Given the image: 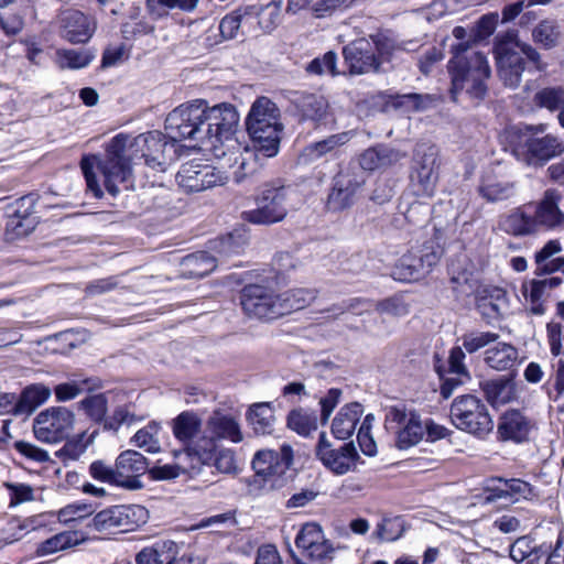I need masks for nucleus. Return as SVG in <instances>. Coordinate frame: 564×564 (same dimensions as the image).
<instances>
[{"instance_id":"obj_55","label":"nucleus","mask_w":564,"mask_h":564,"mask_svg":"<svg viewBox=\"0 0 564 564\" xmlns=\"http://www.w3.org/2000/svg\"><path fill=\"white\" fill-rule=\"evenodd\" d=\"M510 557L518 563L528 560L533 564L539 558L536 545L527 536L519 538L510 546Z\"/></svg>"},{"instance_id":"obj_21","label":"nucleus","mask_w":564,"mask_h":564,"mask_svg":"<svg viewBox=\"0 0 564 564\" xmlns=\"http://www.w3.org/2000/svg\"><path fill=\"white\" fill-rule=\"evenodd\" d=\"M228 180L229 175L220 167L207 164L186 163L176 174L177 184L187 193L224 185Z\"/></svg>"},{"instance_id":"obj_23","label":"nucleus","mask_w":564,"mask_h":564,"mask_svg":"<svg viewBox=\"0 0 564 564\" xmlns=\"http://www.w3.org/2000/svg\"><path fill=\"white\" fill-rule=\"evenodd\" d=\"M118 486L135 490L143 487L140 477L148 471L147 458L137 451L122 452L116 459Z\"/></svg>"},{"instance_id":"obj_9","label":"nucleus","mask_w":564,"mask_h":564,"mask_svg":"<svg viewBox=\"0 0 564 564\" xmlns=\"http://www.w3.org/2000/svg\"><path fill=\"white\" fill-rule=\"evenodd\" d=\"M206 128L208 137L204 145L213 149L215 154L226 148H235L238 140L234 137L239 123V115L236 108L227 102H223L213 107L207 105Z\"/></svg>"},{"instance_id":"obj_12","label":"nucleus","mask_w":564,"mask_h":564,"mask_svg":"<svg viewBox=\"0 0 564 564\" xmlns=\"http://www.w3.org/2000/svg\"><path fill=\"white\" fill-rule=\"evenodd\" d=\"M293 463V449L283 444L280 451L262 449L254 454L252 468L254 470L252 485L270 481V488L276 486L278 480L285 475Z\"/></svg>"},{"instance_id":"obj_35","label":"nucleus","mask_w":564,"mask_h":564,"mask_svg":"<svg viewBox=\"0 0 564 564\" xmlns=\"http://www.w3.org/2000/svg\"><path fill=\"white\" fill-rule=\"evenodd\" d=\"M532 105L550 112H557V120L564 128V86L543 87L532 97Z\"/></svg>"},{"instance_id":"obj_64","label":"nucleus","mask_w":564,"mask_h":564,"mask_svg":"<svg viewBox=\"0 0 564 564\" xmlns=\"http://www.w3.org/2000/svg\"><path fill=\"white\" fill-rule=\"evenodd\" d=\"M93 478L118 486V477L116 467H109L105 463L98 460L94 462L89 467Z\"/></svg>"},{"instance_id":"obj_38","label":"nucleus","mask_w":564,"mask_h":564,"mask_svg":"<svg viewBox=\"0 0 564 564\" xmlns=\"http://www.w3.org/2000/svg\"><path fill=\"white\" fill-rule=\"evenodd\" d=\"M246 417L256 434L268 435L273 433L275 415L271 403L259 402L250 405Z\"/></svg>"},{"instance_id":"obj_62","label":"nucleus","mask_w":564,"mask_h":564,"mask_svg":"<svg viewBox=\"0 0 564 564\" xmlns=\"http://www.w3.org/2000/svg\"><path fill=\"white\" fill-rule=\"evenodd\" d=\"M354 2L355 0H317L312 9L316 18H324L337 10L348 8Z\"/></svg>"},{"instance_id":"obj_52","label":"nucleus","mask_w":564,"mask_h":564,"mask_svg":"<svg viewBox=\"0 0 564 564\" xmlns=\"http://www.w3.org/2000/svg\"><path fill=\"white\" fill-rule=\"evenodd\" d=\"M95 55L86 50H59L57 52L58 65L62 68H83L86 67Z\"/></svg>"},{"instance_id":"obj_59","label":"nucleus","mask_w":564,"mask_h":564,"mask_svg":"<svg viewBox=\"0 0 564 564\" xmlns=\"http://www.w3.org/2000/svg\"><path fill=\"white\" fill-rule=\"evenodd\" d=\"M337 55L329 51L322 57H316L308 63L306 70L311 74L323 75L330 74L333 76L338 74L336 68Z\"/></svg>"},{"instance_id":"obj_18","label":"nucleus","mask_w":564,"mask_h":564,"mask_svg":"<svg viewBox=\"0 0 564 564\" xmlns=\"http://www.w3.org/2000/svg\"><path fill=\"white\" fill-rule=\"evenodd\" d=\"M366 184L365 173L357 169H346L333 178L326 206L332 212H340L352 206Z\"/></svg>"},{"instance_id":"obj_2","label":"nucleus","mask_w":564,"mask_h":564,"mask_svg":"<svg viewBox=\"0 0 564 564\" xmlns=\"http://www.w3.org/2000/svg\"><path fill=\"white\" fill-rule=\"evenodd\" d=\"M452 54L447 64L452 99L456 100L463 90L471 98L482 99L487 93L486 80L491 74L487 57L469 43L453 46Z\"/></svg>"},{"instance_id":"obj_48","label":"nucleus","mask_w":564,"mask_h":564,"mask_svg":"<svg viewBox=\"0 0 564 564\" xmlns=\"http://www.w3.org/2000/svg\"><path fill=\"white\" fill-rule=\"evenodd\" d=\"M78 543L75 532H61L41 542L36 547L37 556L52 555L58 551L66 550Z\"/></svg>"},{"instance_id":"obj_32","label":"nucleus","mask_w":564,"mask_h":564,"mask_svg":"<svg viewBox=\"0 0 564 564\" xmlns=\"http://www.w3.org/2000/svg\"><path fill=\"white\" fill-rule=\"evenodd\" d=\"M487 401L499 406L512 402L517 398V384L511 377H499L481 383Z\"/></svg>"},{"instance_id":"obj_41","label":"nucleus","mask_w":564,"mask_h":564,"mask_svg":"<svg viewBox=\"0 0 564 564\" xmlns=\"http://www.w3.org/2000/svg\"><path fill=\"white\" fill-rule=\"evenodd\" d=\"M348 141L347 133L333 134L322 141L307 145L302 152V160L312 163L326 155H336L339 147Z\"/></svg>"},{"instance_id":"obj_61","label":"nucleus","mask_w":564,"mask_h":564,"mask_svg":"<svg viewBox=\"0 0 564 564\" xmlns=\"http://www.w3.org/2000/svg\"><path fill=\"white\" fill-rule=\"evenodd\" d=\"M85 436L86 433L82 432L76 438L67 441L58 454L69 459H77L86 451L87 445L91 443L94 434H91L86 442H84Z\"/></svg>"},{"instance_id":"obj_22","label":"nucleus","mask_w":564,"mask_h":564,"mask_svg":"<svg viewBox=\"0 0 564 564\" xmlns=\"http://www.w3.org/2000/svg\"><path fill=\"white\" fill-rule=\"evenodd\" d=\"M260 153L241 147L238 143L235 148H227V151L221 150L215 155L220 160V170L232 177L236 183H241L247 176L257 171L258 163L257 156Z\"/></svg>"},{"instance_id":"obj_51","label":"nucleus","mask_w":564,"mask_h":564,"mask_svg":"<svg viewBox=\"0 0 564 564\" xmlns=\"http://www.w3.org/2000/svg\"><path fill=\"white\" fill-rule=\"evenodd\" d=\"M209 249L217 253V262L225 261L235 254H239L243 249V242L230 234L210 241Z\"/></svg>"},{"instance_id":"obj_47","label":"nucleus","mask_w":564,"mask_h":564,"mask_svg":"<svg viewBox=\"0 0 564 564\" xmlns=\"http://www.w3.org/2000/svg\"><path fill=\"white\" fill-rule=\"evenodd\" d=\"M477 307L482 316L496 318L502 315L507 307V295L501 289H494L488 296L478 300Z\"/></svg>"},{"instance_id":"obj_34","label":"nucleus","mask_w":564,"mask_h":564,"mask_svg":"<svg viewBox=\"0 0 564 564\" xmlns=\"http://www.w3.org/2000/svg\"><path fill=\"white\" fill-rule=\"evenodd\" d=\"M362 412V405L358 402L343 406L333 420L332 432L334 436L338 440L349 438L354 434Z\"/></svg>"},{"instance_id":"obj_37","label":"nucleus","mask_w":564,"mask_h":564,"mask_svg":"<svg viewBox=\"0 0 564 564\" xmlns=\"http://www.w3.org/2000/svg\"><path fill=\"white\" fill-rule=\"evenodd\" d=\"M478 192L487 202L496 203L512 197L514 195V184L495 174L487 173L481 177Z\"/></svg>"},{"instance_id":"obj_5","label":"nucleus","mask_w":564,"mask_h":564,"mask_svg":"<svg viewBox=\"0 0 564 564\" xmlns=\"http://www.w3.org/2000/svg\"><path fill=\"white\" fill-rule=\"evenodd\" d=\"M392 46L380 36L358 39L346 45L343 50L349 73L362 75L384 70L382 65L390 61Z\"/></svg>"},{"instance_id":"obj_44","label":"nucleus","mask_w":564,"mask_h":564,"mask_svg":"<svg viewBox=\"0 0 564 564\" xmlns=\"http://www.w3.org/2000/svg\"><path fill=\"white\" fill-rule=\"evenodd\" d=\"M182 267L189 278H203L215 270L217 259L206 251H199L184 257Z\"/></svg>"},{"instance_id":"obj_33","label":"nucleus","mask_w":564,"mask_h":564,"mask_svg":"<svg viewBox=\"0 0 564 564\" xmlns=\"http://www.w3.org/2000/svg\"><path fill=\"white\" fill-rule=\"evenodd\" d=\"M301 121L318 123L323 121L328 111V102L325 97L315 94H303L294 99Z\"/></svg>"},{"instance_id":"obj_56","label":"nucleus","mask_w":564,"mask_h":564,"mask_svg":"<svg viewBox=\"0 0 564 564\" xmlns=\"http://www.w3.org/2000/svg\"><path fill=\"white\" fill-rule=\"evenodd\" d=\"M505 487L507 502L514 503L519 501L521 498L523 499H532L535 497L533 492V488L527 481L521 479H505Z\"/></svg>"},{"instance_id":"obj_4","label":"nucleus","mask_w":564,"mask_h":564,"mask_svg":"<svg viewBox=\"0 0 564 564\" xmlns=\"http://www.w3.org/2000/svg\"><path fill=\"white\" fill-rule=\"evenodd\" d=\"M522 55L532 62L539 70L544 68L541 54L532 45L522 42L518 31L510 30L496 37L495 58L498 75L506 86H519L524 72Z\"/></svg>"},{"instance_id":"obj_10","label":"nucleus","mask_w":564,"mask_h":564,"mask_svg":"<svg viewBox=\"0 0 564 564\" xmlns=\"http://www.w3.org/2000/svg\"><path fill=\"white\" fill-rule=\"evenodd\" d=\"M386 429L395 434V445L399 449H408L421 442L425 434L421 415L404 404L387 408Z\"/></svg>"},{"instance_id":"obj_1","label":"nucleus","mask_w":564,"mask_h":564,"mask_svg":"<svg viewBox=\"0 0 564 564\" xmlns=\"http://www.w3.org/2000/svg\"><path fill=\"white\" fill-rule=\"evenodd\" d=\"M138 153L150 167L163 169L176 158V148L174 143L167 142L156 132L140 134L132 140L128 135L118 134L107 145L102 158L98 155L83 158L80 167L88 189L96 197L102 195L95 174V169H97L104 176L106 189L112 196L117 195L119 192L118 184L126 183L130 178V162L134 156H138Z\"/></svg>"},{"instance_id":"obj_58","label":"nucleus","mask_w":564,"mask_h":564,"mask_svg":"<svg viewBox=\"0 0 564 564\" xmlns=\"http://www.w3.org/2000/svg\"><path fill=\"white\" fill-rule=\"evenodd\" d=\"M248 15V10H235L225 15L219 23V32L225 40H231L237 36L243 19Z\"/></svg>"},{"instance_id":"obj_15","label":"nucleus","mask_w":564,"mask_h":564,"mask_svg":"<svg viewBox=\"0 0 564 564\" xmlns=\"http://www.w3.org/2000/svg\"><path fill=\"white\" fill-rule=\"evenodd\" d=\"M200 440V448L206 457L217 451L220 441L240 443L243 440V433L236 417L221 412H214L206 421Z\"/></svg>"},{"instance_id":"obj_29","label":"nucleus","mask_w":564,"mask_h":564,"mask_svg":"<svg viewBox=\"0 0 564 564\" xmlns=\"http://www.w3.org/2000/svg\"><path fill=\"white\" fill-rule=\"evenodd\" d=\"M533 427V423L520 411L506 412L499 420L498 434L503 441L521 443L525 441Z\"/></svg>"},{"instance_id":"obj_25","label":"nucleus","mask_w":564,"mask_h":564,"mask_svg":"<svg viewBox=\"0 0 564 564\" xmlns=\"http://www.w3.org/2000/svg\"><path fill=\"white\" fill-rule=\"evenodd\" d=\"M59 29L64 39L72 43H85L95 32V23L83 12L68 9L59 14Z\"/></svg>"},{"instance_id":"obj_20","label":"nucleus","mask_w":564,"mask_h":564,"mask_svg":"<svg viewBox=\"0 0 564 564\" xmlns=\"http://www.w3.org/2000/svg\"><path fill=\"white\" fill-rule=\"evenodd\" d=\"M240 302L243 312L250 317L274 319L281 316L278 294L264 285H246L241 291Z\"/></svg>"},{"instance_id":"obj_27","label":"nucleus","mask_w":564,"mask_h":564,"mask_svg":"<svg viewBox=\"0 0 564 564\" xmlns=\"http://www.w3.org/2000/svg\"><path fill=\"white\" fill-rule=\"evenodd\" d=\"M499 228L514 237L533 235L539 230L530 204H525L502 215L499 219Z\"/></svg>"},{"instance_id":"obj_3","label":"nucleus","mask_w":564,"mask_h":564,"mask_svg":"<svg viewBox=\"0 0 564 564\" xmlns=\"http://www.w3.org/2000/svg\"><path fill=\"white\" fill-rule=\"evenodd\" d=\"M247 131L254 149L264 158L275 156L284 126L279 107L267 97H259L246 119Z\"/></svg>"},{"instance_id":"obj_43","label":"nucleus","mask_w":564,"mask_h":564,"mask_svg":"<svg viewBox=\"0 0 564 564\" xmlns=\"http://www.w3.org/2000/svg\"><path fill=\"white\" fill-rule=\"evenodd\" d=\"M100 387L99 380L95 378H76L57 384L54 393L58 402H66L77 398L84 392L96 390Z\"/></svg>"},{"instance_id":"obj_14","label":"nucleus","mask_w":564,"mask_h":564,"mask_svg":"<svg viewBox=\"0 0 564 564\" xmlns=\"http://www.w3.org/2000/svg\"><path fill=\"white\" fill-rule=\"evenodd\" d=\"M148 511L139 505L113 506L101 510L90 521L88 527L96 531L119 530L122 532L133 531L137 527L145 523Z\"/></svg>"},{"instance_id":"obj_11","label":"nucleus","mask_w":564,"mask_h":564,"mask_svg":"<svg viewBox=\"0 0 564 564\" xmlns=\"http://www.w3.org/2000/svg\"><path fill=\"white\" fill-rule=\"evenodd\" d=\"M440 158L435 145L416 148L410 175V189L416 197H432L438 181Z\"/></svg>"},{"instance_id":"obj_60","label":"nucleus","mask_w":564,"mask_h":564,"mask_svg":"<svg viewBox=\"0 0 564 564\" xmlns=\"http://www.w3.org/2000/svg\"><path fill=\"white\" fill-rule=\"evenodd\" d=\"M212 463H214L217 470L224 474H230L237 470L235 452L230 448L217 446V451Z\"/></svg>"},{"instance_id":"obj_26","label":"nucleus","mask_w":564,"mask_h":564,"mask_svg":"<svg viewBox=\"0 0 564 564\" xmlns=\"http://www.w3.org/2000/svg\"><path fill=\"white\" fill-rule=\"evenodd\" d=\"M295 544L313 560H323L333 553L332 545L317 523L304 524L296 535Z\"/></svg>"},{"instance_id":"obj_49","label":"nucleus","mask_w":564,"mask_h":564,"mask_svg":"<svg viewBox=\"0 0 564 564\" xmlns=\"http://www.w3.org/2000/svg\"><path fill=\"white\" fill-rule=\"evenodd\" d=\"M159 432L160 425L155 422H151L139 430L131 438V442L135 446L144 448L148 453H159L161 451Z\"/></svg>"},{"instance_id":"obj_63","label":"nucleus","mask_w":564,"mask_h":564,"mask_svg":"<svg viewBox=\"0 0 564 564\" xmlns=\"http://www.w3.org/2000/svg\"><path fill=\"white\" fill-rule=\"evenodd\" d=\"M4 487L10 490V506H17L34 499L33 488L29 485L6 482Z\"/></svg>"},{"instance_id":"obj_45","label":"nucleus","mask_w":564,"mask_h":564,"mask_svg":"<svg viewBox=\"0 0 564 564\" xmlns=\"http://www.w3.org/2000/svg\"><path fill=\"white\" fill-rule=\"evenodd\" d=\"M281 304V316L293 311H299L308 305L315 297L316 292L307 289H295L278 294Z\"/></svg>"},{"instance_id":"obj_13","label":"nucleus","mask_w":564,"mask_h":564,"mask_svg":"<svg viewBox=\"0 0 564 564\" xmlns=\"http://www.w3.org/2000/svg\"><path fill=\"white\" fill-rule=\"evenodd\" d=\"M74 424V412L65 406H51L35 416L33 432L41 442L58 443L68 437Z\"/></svg>"},{"instance_id":"obj_42","label":"nucleus","mask_w":564,"mask_h":564,"mask_svg":"<svg viewBox=\"0 0 564 564\" xmlns=\"http://www.w3.org/2000/svg\"><path fill=\"white\" fill-rule=\"evenodd\" d=\"M563 36L560 23L553 19L540 21L532 30V40L544 50H552L561 44Z\"/></svg>"},{"instance_id":"obj_50","label":"nucleus","mask_w":564,"mask_h":564,"mask_svg":"<svg viewBox=\"0 0 564 564\" xmlns=\"http://www.w3.org/2000/svg\"><path fill=\"white\" fill-rule=\"evenodd\" d=\"M288 426L302 436H308L317 429V417L303 409H296L289 413Z\"/></svg>"},{"instance_id":"obj_24","label":"nucleus","mask_w":564,"mask_h":564,"mask_svg":"<svg viewBox=\"0 0 564 564\" xmlns=\"http://www.w3.org/2000/svg\"><path fill=\"white\" fill-rule=\"evenodd\" d=\"M562 200V194L550 188L538 203H530L539 228L554 229L564 224V213L560 208Z\"/></svg>"},{"instance_id":"obj_28","label":"nucleus","mask_w":564,"mask_h":564,"mask_svg":"<svg viewBox=\"0 0 564 564\" xmlns=\"http://www.w3.org/2000/svg\"><path fill=\"white\" fill-rule=\"evenodd\" d=\"M563 283L560 276H549L544 279H533L522 284V293L530 303V312L534 315L545 313L544 299L549 293Z\"/></svg>"},{"instance_id":"obj_6","label":"nucleus","mask_w":564,"mask_h":564,"mask_svg":"<svg viewBox=\"0 0 564 564\" xmlns=\"http://www.w3.org/2000/svg\"><path fill=\"white\" fill-rule=\"evenodd\" d=\"M207 101L196 99L173 109L165 119V130L173 140L191 139L203 145L208 137L206 128Z\"/></svg>"},{"instance_id":"obj_30","label":"nucleus","mask_w":564,"mask_h":564,"mask_svg":"<svg viewBox=\"0 0 564 564\" xmlns=\"http://www.w3.org/2000/svg\"><path fill=\"white\" fill-rule=\"evenodd\" d=\"M405 158V153L389 148L387 145H378L365 150L359 156V164L364 171H377L393 166Z\"/></svg>"},{"instance_id":"obj_54","label":"nucleus","mask_w":564,"mask_h":564,"mask_svg":"<svg viewBox=\"0 0 564 564\" xmlns=\"http://www.w3.org/2000/svg\"><path fill=\"white\" fill-rule=\"evenodd\" d=\"M79 405L95 422L102 421L108 410V401L106 395L102 393L89 395L83 399L79 402Z\"/></svg>"},{"instance_id":"obj_19","label":"nucleus","mask_w":564,"mask_h":564,"mask_svg":"<svg viewBox=\"0 0 564 564\" xmlns=\"http://www.w3.org/2000/svg\"><path fill=\"white\" fill-rule=\"evenodd\" d=\"M316 457L322 464L336 475H345L356 469L359 454L352 442L335 446L321 433L315 448Z\"/></svg>"},{"instance_id":"obj_40","label":"nucleus","mask_w":564,"mask_h":564,"mask_svg":"<svg viewBox=\"0 0 564 564\" xmlns=\"http://www.w3.org/2000/svg\"><path fill=\"white\" fill-rule=\"evenodd\" d=\"M22 207L26 206L24 210L19 208L9 218L7 223V230L13 231L15 237L26 236L35 228V220L32 217L34 200L30 196H24L18 200Z\"/></svg>"},{"instance_id":"obj_46","label":"nucleus","mask_w":564,"mask_h":564,"mask_svg":"<svg viewBox=\"0 0 564 564\" xmlns=\"http://www.w3.org/2000/svg\"><path fill=\"white\" fill-rule=\"evenodd\" d=\"M437 101L435 95L430 94H404L395 96L391 104L395 109H402L403 111H424Z\"/></svg>"},{"instance_id":"obj_39","label":"nucleus","mask_w":564,"mask_h":564,"mask_svg":"<svg viewBox=\"0 0 564 564\" xmlns=\"http://www.w3.org/2000/svg\"><path fill=\"white\" fill-rule=\"evenodd\" d=\"M518 360V349L508 343H498L485 351L484 361L494 370L507 371Z\"/></svg>"},{"instance_id":"obj_7","label":"nucleus","mask_w":564,"mask_h":564,"mask_svg":"<svg viewBox=\"0 0 564 564\" xmlns=\"http://www.w3.org/2000/svg\"><path fill=\"white\" fill-rule=\"evenodd\" d=\"M293 191L289 186L271 183L256 197L257 208L243 212L241 218L254 225H271L283 220L290 207Z\"/></svg>"},{"instance_id":"obj_31","label":"nucleus","mask_w":564,"mask_h":564,"mask_svg":"<svg viewBox=\"0 0 564 564\" xmlns=\"http://www.w3.org/2000/svg\"><path fill=\"white\" fill-rule=\"evenodd\" d=\"M173 434L188 447L203 435L202 420L195 412L184 411L172 421Z\"/></svg>"},{"instance_id":"obj_57","label":"nucleus","mask_w":564,"mask_h":564,"mask_svg":"<svg viewBox=\"0 0 564 564\" xmlns=\"http://www.w3.org/2000/svg\"><path fill=\"white\" fill-rule=\"evenodd\" d=\"M499 335L491 332H470L462 337L463 347L468 352H475L487 345L497 341Z\"/></svg>"},{"instance_id":"obj_17","label":"nucleus","mask_w":564,"mask_h":564,"mask_svg":"<svg viewBox=\"0 0 564 564\" xmlns=\"http://www.w3.org/2000/svg\"><path fill=\"white\" fill-rule=\"evenodd\" d=\"M442 253L440 243H424L420 249L412 250L399 259L393 275L401 281L419 280L438 262Z\"/></svg>"},{"instance_id":"obj_16","label":"nucleus","mask_w":564,"mask_h":564,"mask_svg":"<svg viewBox=\"0 0 564 564\" xmlns=\"http://www.w3.org/2000/svg\"><path fill=\"white\" fill-rule=\"evenodd\" d=\"M528 131H531V128H528ZM561 151V145L554 137H539L529 132L521 134L518 144L512 149L516 159L529 166H542Z\"/></svg>"},{"instance_id":"obj_36","label":"nucleus","mask_w":564,"mask_h":564,"mask_svg":"<svg viewBox=\"0 0 564 564\" xmlns=\"http://www.w3.org/2000/svg\"><path fill=\"white\" fill-rule=\"evenodd\" d=\"M51 394V389L42 383L25 387L17 401L15 416L31 415Z\"/></svg>"},{"instance_id":"obj_53","label":"nucleus","mask_w":564,"mask_h":564,"mask_svg":"<svg viewBox=\"0 0 564 564\" xmlns=\"http://www.w3.org/2000/svg\"><path fill=\"white\" fill-rule=\"evenodd\" d=\"M562 252V245L557 239L549 240L540 250H538L534 254L535 262V271L534 274L536 276L544 275V265H549L552 260L556 258L557 254Z\"/></svg>"},{"instance_id":"obj_8","label":"nucleus","mask_w":564,"mask_h":564,"mask_svg":"<svg viewBox=\"0 0 564 564\" xmlns=\"http://www.w3.org/2000/svg\"><path fill=\"white\" fill-rule=\"evenodd\" d=\"M451 420L457 429L478 437H485L494 429L487 405L474 394H462L453 400Z\"/></svg>"}]
</instances>
